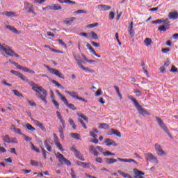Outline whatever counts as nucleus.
<instances>
[{
	"mask_svg": "<svg viewBox=\"0 0 178 178\" xmlns=\"http://www.w3.org/2000/svg\"><path fill=\"white\" fill-rule=\"evenodd\" d=\"M10 143L17 144V139L16 138H10Z\"/></svg>",
	"mask_w": 178,
	"mask_h": 178,
	"instance_id": "nucleus-56",
	"label": "nucleus"
},
{
	"mask_svg": "<svg viewBox=\"0 0 178 178\" xmlns=\"http://www.w3.org/2000/svg\"><path fill=\"white\" fill-rule=\"evenodd\" d=\"M78 122H80L81 124L83 126V128L87 129V126L86 125L83 120L78 118Z\"/></svg>",
	"mask_w": 178,
	"mask_h": 178,
	"instance_id": "nucleus-51",
	"label": "nucleus"
},
{
	"mask_svg": "<svg viewBox=\"0 0 178 178\" xmlns=\"http://www.w3.org/2000/svg\"><path fill=\"white\" fill-rule=\"evenodd\" d=\"M109 19L110 20H113V19H115V13L111 12L109 13Z\"/></svg>",
	"mask_w": 178,
	"mask_h": 178,
	"instance_id": "nucleus-57",
	"label": "nucleus"
},
{
	"mask_svg": "<svg viewBox=\"0 0 178 178\" xmlns=\"http://www.w3.org/2000/svg\"><path fill=\"white\" fill-rule=\"evenodd\" d=\"M145 158L147 161H149L150 162H154V163H158V159L154 156L152 153H146L145 154Z\"/></svg>",
	"mask_w": 178,
	"mask_h": 178,
	"instance_id": "nucleus-9",
	"label": "nucleus"
},
{
	"mask_svg": "<svg viewBox=\"0 0 178 178\" xmlns=\"http://www.w3.org/2000/svg\"><path fill=\"white\" fill-rule=\"evenodd\" d=\"M128 99H130L131 101H132V102H134V106H136V109L138 108L140 109V105L138 104V102L136 100V99L133 98V97L130 96V95L128 96Z\"/></svg>",
	"mask_w": 178,
	"mask_h": 178,
	"instance_id": "nucleus-21",
	"label": "nucleus"
},
{
	"mask_svg": "<svg viewBox=\"0 0 178 178\" xmlns=\"http://www.w3.org/2000/svg\"><path fill=\"white\" fill-rule=\"evenodd\" d=\"M73 56L78 66H81V65H83V59H81V56H80V54H73Z\"/></svg>",
	"mask_w": 178,
	"mask_h": 178,
	"instance_id": "nucleus-12",
	"label": "nucleus"
},
{
	"mask_svg": "<svg viewBox=\"0 0 178 178\" xmlns=\"http://www.w3.org/2000/svg\"><path fill=\"white\" fill-rule=\"evenodd\" d=\"M42 153L44 159H47V150H45V149H44L43 147H42Z\"/></svg>",
	"mask_w": 178,
	"mask_h": 178,
	"instance_id": "nucleus-50",
	"label": "nucleus"
},
{
	"mask_svg": "<svg viewBox=\"0 0 178 178\" xmlns=\"http://www.w3.org/2000/svg\"><path fill=\"white\" fill-rule=\"evenodd\" d=\"M56 156L57 159H58V162H59V163L58 164V168L60 166H63V163H65V165H67V166H70V165H72V163L70 162V161L65 158V156H63L62 154L57 152L56 154Z\"/></svg>",
	"mask_w": 178,
	"mask_h": 178,
	"instance_id": "nucleus-1",
	"label": "nucleus"
},
{
	"mask_svg": "<svg viewBox=\"0 0 178 178\" xmlns=\"http://www.w3.org/2000/svg\"><path fill=\"white\" fill-rule=\"evenodd\" d=\"M62 9V6L59 4H51L50 5V10H60Z\"/></svg>",
	"mask_w": 178,
	"mask_h": 178,
	"instance_id": "nucleus-19",
	"label": "nucleus"
},
{
	"mask_svg": "<svg viewBox=\"0 0 178 178\" xmlns=\"http://www.w3.org/2000/svg\"><path fill=\"white\" fill-rule=\"evenodd\" d=\"M52 102H53L54 105L56 106V108L57 109H59V103L55 99H53Z\"/></svg>",
	"mask_w": 178,
	"mask_h": 178,
	"instance_id": "nucleus-52",
	"label": "nucleus"
},
{
	"mask_svg": "<svg viewBox=\"0 0 178 178\" xmlns=\"http://www.w3.org/2000/svg\"><path fill=\"white\" fill-rule=\"evenodd\" d=\"M36 95H37V97H40V99H42V101H44V102H45V104H47V103H48V101H47V99H45L47 95L45 96V95H44V96H42V95H41L40 94V92H39V93H36Z\"/></svg>",
	"mask_w": 178,
	"mask_h": 178,
	"instance_id": "nucleus-33",
	"label": "nucleus"
},
{
	"mask_svg": "<svg viewBox=\"0 0 178 178\" xmlns=\"http://www.w3.org/2000/svg\"><path fill=\"white\" fill-rule=\"evenodd\" d=\"M25 127L28 130H30V131H34L35 130V128H34L33 125H31V124H30L29 123L25 125Z\"/></svg>",
	"mask_w": 178,
	"mask_h": 178,
	"instance_id": "nucleus-37",
	"label": "nucleus"
},
{
	"mask_svg": "<svg viewBox=\"0 0 178 178\" xmlns=\"http://www.w3.org/2000/svg\"><path fill=\"white\" fill-rule=\"evenodd\" d=\"M102 94V90L101 89H98L97 91L95 93L96 97H99Z\"/></svg>",
	"mask_w": 178,
	"mask_h": 178,
	"instance_id": "nucleus-61",
	"label": "nucleus"
},
{
	"mask_svg": "<svg viewBox=\"0 0 178 178\" xmlns=\"http://www.w3.org/2000/svg\"><path fill=\"white\" fill-rule=\"evenodd\" d=\"M128 30H133V22H129Z\"/></svg>",
	"mask_w": 178,
	"mask_h": 178,
	"instance_id": "nucleus-64",
	"label": "nucleus"
},
{
	"mask_svg": "<svg viewBox=\"0 0 178 178\" xmlns=\"http://www.w3.org/2000/svg\"><path fill=\"white\" fill-rule=\"evenodd\" d=\"M51 83H53V84H55L56 86V87H58V88H61L62 90H65V87H63L62 85H60L56 81L51 80Z\"/></svg>",
	"mask_w": 178,
	"mask_h": 178,
	"instance_id": "nucleus-34",
	"label": "nucleus"
},
{
	"mask_svg": "<svg viewBox=\"0 0 178 178\" xmlns=\"http://www.w3.org/2000/svg\"><path fill=\"white\" fill-rule=\"evenodd\" d=\"M154 149L156 151V154L159 155V156H166V153L162 149V146L161 145L156 143L154 145Z\"/></svg>",
	"mask_w": 178,
	"mask_h": 178,
	"instance_id": "nucleus-5",
	"label": "nucleus"
},
{
	"mask_svg": "<svg viewBox=\"0 0 178 178\" xmlns=\"http://www.w3.org/2000/svg\"><path fill=\"white\" fill-rule=\"evenodd\" d=\"M68 122L72 126V129H74V130H76V124H74V121L70 118Z\"/></svg>",
	"mask_w": 178,
	"mask_h": 178,
	"instance_id": "nucleus-43",
	"label": "nucleus"
},
{
	"mask_svg": "<svg viewBox=\"0 0 178 178\" xmlns=\"http://www.w3.org/2000/svg\"><path fill=\"white\" fill-rule=\"evenodd\" d=\"M99 129H104L105 130H108V129H109V125L108 124L102 123L99 124Z\"/></svg>",
	"mask_w": 178,
	"mask_h": 178,
	"instance_id": "nucleus-36",
	"label": "nucleus"
},
{
	"mask_svg": "<svg viewBox=\"0 0 178 178\" xmlns=\"http://www.w3.org/2000/svg\"><path fill=\"white\" fill-rule=\"evenodd\" d=\"M60 98L61 101H63V102H64V104L65 105H67L69 102H67V99H66L65 97H64L63 95H61V96H60Z\"/></svg>",
	"mask_w": 178,
	"mask_h": 178,
	"instance_id": "nucleus-44",
	"label": "nucleus"
},
{
	"mask_svg": "<svg viewBox=\"0 0 178 178\" xmlns=\"http://www.w3.org/2000/svg\"><path fill=\"white\" fill-rule=\"evenodd\" d=\"M1 15L7 16V17H14V16H16V14L12 11H4L1 13Z\"/></svg>",
	"mask_w": 178,
	"mask_h": 178,
	"instance_id": "nucleus-20",
	"label": "nucleus"
},
{
	"mask_svg": "<svg viewBox=\"0 0 178 178\" xmlns=\"http://www.w3.org/2000/svg\"><path fill=\"white\" fill-rule=\"evenodd\" d=\"M76 165L79 166H81L83 168V169H88V168H90V165H91L90 163H83L81 161H77Z\"/></svg>",
	"mask_w": 178,
	"mask_h": 178,
	"instance_id": "nucleus-17",
	"label": "nucleus"
},
{
	"mask_svg": "<svg viewBox=\"0 0 178 178\" xmlns=\"http://www.w3.org/2000/svg\"><path fill=\"white\" fill-rule=\"evenodd\" d=\"M22 136L24 137L25 141H31V140H33L31 137L26 136L25 134H22Z\"/></svg>",
	"mask_w": 178,
	"mask_h": 178,
	"instance_id": "nucleus-49",
	"label": "nucleus"
},
{
	"mask_svg": "<svg viewBox=\"0 0 178 178\" xmlns=\"http://www.w3.org/2000/svg\"><path fill=\"white\" fill-rule=\"evenodd\" d=\"M104 143L106 144V145H107V147H109L111 145H113V147H118V143L111 138L106 139Z\"/></svg>",
	"mask_w": 178,
	"mask_h": 178,
	"instance_id": "nucleus-13",
	"label": "nucleus"
},
{
	"mask_svg": "<svg viewBox=\"0 0 178 178\" xmlns=\"http://www.w3.org/2000/svg\"><path fill=\"white\" fill-rule=\"evenodd\" d=\"M10 73H13V74H15V76H17V77H19L21 80H23V81H26V83H29V79H26V76H24L23 74L15 70H11Z\"/></svg>",
	"mask_w": 178,
	"mask_h": 178,
	"instance_id": "nucleus-11",
	"label": "nucleus"
},
{
	"mask_svg": "<svg viewBox=\"0 0 178 178\" xmlns=\"http://www.w3.org/2000/svg\"><path fill=\"white\" fill-rule=\"evenodd\" d=\"M169 23L168 24H165V26L163 25V26H160L158 29V30H159V31H166V30H168V29H169Z\"/></svg>",
	"mask_w": 178,
	"mask_h": 178,
	"instance_id": "nucleus-28",
	"label": "nucleus"
},
{
	"mask_svg": "<svg viewBox=\"0 0 178 178\" xmlns=\"http://www.w3.org/2000/svg\"><path fill=\"white\" fill-rule=\"evenodd\" d=\"M2 51L9 56H15V58H19V54L15 53V51L10 49V47H9V46L4 47L3 45H2V44L0 43V51Z\"/></svg>",
	"mask_w": 178,
	"mask_h": 178,
	"instance_id": "nucleus-2",
	"label": "nucleus"
},
{
	"mask_svg": "<svg viewBox=\"0 0 178 178\" xmlns=\"http://www.w3.org/2000/svg\"><path fill=\"white\" fill-rule=\"evenodd\" d=\"M125 162L131 163L134 162V163H137V161H136L134 159H126Z\"/></svg>",
	"mask_w": 178,
	"mask_h": 178,
	"instance_id": "nucleus-58",
	"label": "nucleus"
},
{
	"mask_svg": "<svg viewBox=\"0 0 178 178\" xmlns=\"http://www.w3.org/2000/svg\"><path fill=\"white\" fill-rule=\"evenodd\" d=\"M2 140L3 141H4V143H8V144H10V138H9V136L6 135L3 136Z\"/></svg>",
	"mask_w": 178,
	"mask_h": 178,
	"instance_id": "nucleus-32",
	"label": "nucleus"
},
{
	"mask_svg": "<svg viewBox=\"0 0 178 178\" xmlns=\"http://www.w3.org/2000/svg\"><path fill=\"white\" fill-rule=\"evenodd\" d=\"M44 67L47 69L48 72L51 73V74H54L57 77H59L60 79H65V76H63V74L59 72V70L54 68L49 67L48 65H44Z\"/></svg>",
	"mask_w": 178,
	"mask_h": 178,
	"instance_id": "nucleus-4",
	"label": "nucleus"
},
{
	"mask_svg": "<svg viewBox=\"0 0 178 178\" xmlns=\"http://www.w3.org/2000/svg\"><path fill=\"white\" fill-rule=\"evenodd\" d=\"M13 92L14 93L15 95H16V97H19V98L23 97V94H22L21 92H19L17 90H13Z\"/></svg>",
	"mask_w": 178,
	"mask_h": 178,
	"instance_id": "nucleus-41",
	"label": "nucleus"
},
{
	"mask_svg": "<svg viewBox=\"0 0 178 178\" xmlns=\"http://www.w3.org/2000/svg\"><path fill=\"white\" fill-rule=\"evenodd\" d=\"M92 45H93V47H95L96 48H98V47H99L101 44L99 43H97L95 42H91Z\"/></svg>",
	"mask_w": 178,
	"mask_h": 178,
	"instance_id": "nucleus-63",
	"label": "nucleus"
},
{
	"mask_svg": "<svg viewBox=\"0 0 178 178\" xmlns=\"http://www.w3.org/2000/svg\"><path fill=\"white\" fill-rule=\"evenodd\" d=\"M128 33L130 35V37H131V38H133V37H134V29H128Z\"/></svg>",
	"mask_w": 178,
	"mask_h": 178,
	"instance_id": "nucleus-48",
	"label": "nucleus"
},
{
	"mask_svg": "<svg viewBox=\"0 0 178 178\" xmlns=\"http://www.w3.org/2000/svg\"><path fill=\"white\" fill-rule=\"evenodd\" d=\"M98 24H99L97 22H96L95 24H90L88 25V27L89 29H93V27H97V26H98Z\"/></svg>",
	"mask_w": 178,
	"mask_h": 178,
	"instance_id": "nucleus-54",
	"label": "nucleus"
},
{
	"mask_svg": "<svg viewBox=\"0 0 178 178\" xmlns=\"http://www.w3.org/2000/svg\"><path fill=\"white\" fill-rule=\"evenodd\" d=\"M54 144L55 145H56L57 148L60 149V151H65V149H63V147H62V144L59 143V140H58V139H55Z\"/></svg>",
	"mask_w": 178,
	"mask_h": 178,
	"instance_id": "nucleus-25",
	"label": "nucleus"
},
{
	"mask_svg": "<svg viewBox=\"0 0 178 178\" xmlns=\"http://www.w3.org/2000/svg\"><path fill=\"white\" fill-rule=\"evenodd\" d=\"M58 42L60 45H61V47H63V48H65V49H67V45H66V43H65L63 42V40H60V39H58Z\"/></svg>",
	"mask_w": 178,
	"mask_h": 178,
	"instance_id": "nucleus-38",
	"label": "nucleus"
},
{
	"mask_svg": "<svg viewBox=\"0 0 178 178\" xmlns=\"http://www.w3.org/2000/svg\"><path fill=\"white\" fill-rule=\"evenodd\" d=\"M59 132H60V138H61V140H63V138H65V136L63 135V130L59 129Z\"/></svg>",
	"mask_w": 178,
	"mask_h": 178,
	"instance_id": "nucleus-60",
	"label": "nucleus"
},
{
	"mask_svg": "<svg viewBox=\"0 0 178 178\" xmlns=\"http://www.w3.org/2000/svg\"><path fill=\"white\" fill-rule=\"evenodd\" d=\"M90 137H93V138H97L98 137V135L95 134V132L90 131Z\"/></svg>",
	"mask_w": 178,
	"mask_h": 178,
	"instance_id": "nucleus-59",
	"label": "nucleus"
},
{
	"mask_svg": "<svg viewBox=\"0 0 178 178\" xmlns=\"http://www.w3.org/2000/svg\"><path fill=\"white\" fill-rule=\"evenodd\" d=\"M71 151L74 152L76 158H77L80 161H86V159H84V156L80 153V151L76 149L74 147H71Z\"/></svg>",
	"mask_w": 178,
	"mask_h": 178,
	"instance_id": "nucleus-7",
	"label": "nucleus"
},
{
	"mask_svg": "<svg viewBox=\"0 0 178 178\" xmlns=\"http://www.w3.org/2000/svg\"><path fill=\"white\" fill-rule=\"evenodd\" d=\"M22 70L24 72H26V73H32L33 74H34V73H35V72L33 71L32 70L29 69V67H24Z\"/></svg>",
	"mask_w": 178,
	"mask_h": 178,
	"instance_id": "nucleus-40",
	"label": "nucleus"
},
{
	"mask_svg": "<svg viewBox=\"0 0 178 178\" xmlns=\"http://www.w3.org/2000/svg\"><path fill=\"white\" fill-rule=\"evenodd\" d=\"M14 131L17 133V134H19V136H23V134L22 133V130L19 128L14 127Z\"/></svg>",
	"mask_w": 178,
	"mask_h": 178,
	"instance_id": "nucleus-46",
	"label": "nucleus"
},
{
	"mask_svg": "<svg viewBox=\"0 0 178 178\" xmlns=\"http://www.w3.org/2000/svg\"><path fill=\"white\" fill-rule=\"evenodd\" d=\"M31 149H33L35 152H40V149H37L35 147V146L34 145V144H33V143H31Z\"/></svg>",
	"mask_w": 178,
	"mask_h": 178,
	"instance_id": "nucleus-47",
	"label": "nucleus"
},
{
	"mask_svg": "<svg viewBox=\"0 0 178 178\" xmlns=\"http://www.w3.org/2000/svg\"><path fill=\"white\" fill-rule=\"evenodd\" d=\"M152 24H159L161 23H165V24H168L169 23L168 19H157L156 21H153Z\"/></svg>",
	"mask_w": 178,
	"mask_h": 178,
	"instance_id": "nucleus-18",
	"label": "nucleus"
},
{
	"mask_svg": "<svg viewBox=\"0 0 178 178\" xmlns=\"http://www.w3.org/2000/svg\"><path fill=\"white\" fill-rule=\"evenodd\" d=\"M135 172V175L138 176H144L145 173L143 171L138 170L137 169L134 170Z\"/></svg>",
	"mask_w": 178,
	"mask_h": 178,
	"instance_id": "nucleus-42",
	"label": "nucleus"
},
{
	"mask_svg": "<svg viewBox=\"0 0 178 178\" xmlns=\"http://www.w3.org/2000/svg\"><path fill=\"white\" fill-rule=\"evenodd\" d=\"M33 8L34 6L33 5H31L29 2L24 3V9L28 13H32L33 15H35V13H34V10H33Z\"/></svg>",
	"mask_w": 178,
	"mask_h": 178,
	"instance_id": "nucleus-10",
	"label": "nucleus"
},
{
	"mask_svg": "<svg viewBox=\"0 0 178 178\" xmlns=\"http://www.w3.org/2000/svg\"><path fill=\"white\" fill-rule=\"evenodd\" d=\"M65 92H66V94H68V95H70V97H72L74 99H78L79 101H83V102H87L86 99H84L83 97H79L77 95V92H74V91H73V92L66 91Z\"/></svg>",
	"mask_w": 178,
	"mask_h": 178,
	"instance_id": "nucleus-6",
	"label": "nucleus"
},
{
	"mask_svg": "<svg viewBox=\"0 0 178 178\" xmlns=\"http://www.w3.org/2000/svg\"><path fill=\"white\" fill-rule=\"evenodd\" d=\"M44 144L47 151H49V152H52V147L49 145V142L48 140H44Z\"/></svg>",
	"mask_w": 178,
	"mask_h": 178,
	"instance_id": "nucleus-24",
	"label": "nucleus"
},
{
	"mask_svg": "<svg viewBox=\"0 0 178 178\" xmlns=\"http://www.w3.org/2000/svg\"><path fill=\"white\" fill-rule=\"evenodd\" d=\"M97 8L98 9H100L101 10H104V11L111 10V9H112V7H111V6L104 5V4L98 5Z\"/></svg>",
	"mask_w": 178,
	"mask_h": 178,
	"instance_id": "nucleus-14",
	"label": "nucleus"
},
{
	"mask_svg": "<svg viewBox=\"0 0 178 178\" xmlns=\"http://www.w3.org/2000/svg\"><path fill=\"white\" fill-rule=\"evenodd\" d=\"M170 72H172V73H175L177 72V68L175 67V65H172L171 67Z\"/></svg>",
	"mask_w": 178,
	"mask_h": 178,
	"instance_id": "nucleus-62",
	"label": "nucleus"
},
{
	"mask_svg": "<svg viewBox=\"0 0 178 178\" xmlns=\"http://www.w3.org/2000/svg\"><path fill=\"white\" fill-rule=\"evenodd\" d=\"M60 3H72V5H76V1H73L71 0H57Z\"/></svg>",
	"mask_w": 178,
	"mask_h": 178,
	"instance_id": "nucleus-29",
	"label": "nucleus"
},
{
	"mask_svg": "<svg viewBox=\"0 0 178 178\" xmlns=\"http://www.w3.org/2000/svg\"><path fill=\"white\" fill-rule=\"evenodd\" d=\"M70 136L72 137V138H75L76 140H80V134H79L71 133Z\"/></svg>",
	"mask_w": 178,
	"mask_h": 178,
	"instance_id": "nucleus-35",
	"label": "nucleus"
},
{
	"mask_svg": "<svg viewBox=\"0 0 178 178\" xmlns=\"http://www.w3.org/2000/svg\"><path fill=\"white\" fill-rule=\"evenodd\" d=\"M115 162H118V160L115 159H106V163L107 165H112V163H115Z\"/></svg>",
	"mask_w": 178,
	"mask_h": 178,
	"instance_id": "nucleus-30",
	"label": "nucleus"
},
{
	"mask_svg": "<svg viewBox=\"0 0 178 178\" xmlns=\"http://www.w3.org/2000/svg\"><path fill=\"white\" fill-rule=\"evenodd\" d=\"M156 120L159 126H160V127L162 129V130H163V131H165V133H166L168 136H169V137H170L171 138H173L172 137V135H170V132H169V129H168V127H166V124L163 123V121H162V119L158 117H156Z\"/></svg>",
	"mask_w": 178,
	"mask_h": 178,
	"instance_id": "nucleus-3",
	"label": "nucleus"
},
{
	"mask_svg": "<svg viewBox=\"0 0 178 178\" xmlns=\"http://www.w3.org/2000/svg\"><path fill=\"white\" fill-rule=\"evenodd\" d=\"M59 120L61 124L63 125V129H65V127H66L65 120H63V118H61L59 119Z\"/></svg>",
	"mask_w": 178,
	"mask_h": 178,
	"instance_id": "nucleus-53",
	"label": "nucleus"
},
{
	"mask_svg": "<svg viewBox=\"0 0 178 178\" xmlns=\"http://www.w3.org/2000/svg\"><path fill=\"white\" fill-rule=\"evenodd\" d=\"M137 110L138 111L139 113H145V115H147L148 116H149V115H151L148 111H145L142 106L141 105L140 106V108H137Z\"/></svg>",
	"mask_w": 178,
	"mask_h": 178,
	"instance_id": "nucleus-23",
	"label": "nucleus"
},
{
	"mask_svg": "<svg viewBox=\"0 0 178 178\" xmlns=\"http://www.w3.org/2000/svg\"><path fill=\"white\" fill-rule=\"evenodd\" d=\"M144 44L146 45V47H149L150 45H152V40L147 38L144 40Z\"/></svg>",
	"mask_w": 178,
	"mask_h": 178,
	"instance_id": "nucleus-27",
	"label": "nucleus"
},
{
	"mask_svg": "<svg viewBox=\"0 0 178 178\" xmlns=\"http://www.w3.org/2000/svg\"><path fill=\"white\" fill-rule=\"evenodd\" d=\"M169 19H172V20H176L178 17L177 11L170 12L168 14Z\"/></svg>",
	"mask_w": 178,
	"mask_h": 178,
	"instance_id": "nucleus-16",
	"label": "nucleus"
},
{
	"mask_svg": "<svg viewBox=\"0 0 178 178\" xmlns=\"http://www.w3.org/2000/svg\"><path fill=\"white\" fill-rule=\"evenodd\" d=\"M32 90L33 91H35V92H37V94L40 92H42L43 95H48V92H47V90L45 89H43L42 86H38V85L34 86L32 88Z\"/></svg>",
	"mask_w": 178,
	"mask_h": 178,
	"instance_id": "nucleus-8",
	"label": "nucleus"
},
{
	"mask_svg": "<svg viewBox=\"0 0 178 178\" xmlns=\"http://www.w3.org/2000/svg\"><path fill=\"white\" fill-rule=\"evenodd\" d=\"M89 151L93 154L94 156H98V155H99V152H98L97 148L92 145L89 147Z\"/></svg>",
	"mask_w": 178,
	"mask_h": 178,
	"instance_id": "nucleus-15",
	"label": "nucleus"
},
{
	"mask_svg": "<svg viewBox=\"0 0 178 178\" xmlns=\"http://www.w3.org/2000/svg\"><path fill=\"white\" fill-rule=\"evenodd\" d=\"M31 165L32 166H38V163L37 161L31 160Z\"/></svg>",
	"mask_w": 178,
	"mask_h": 178,
	"instance_id": "nucleus-55",
	"label": "nucleus"
},
{
	"mask_svg": "<svg viewBox=\"0 0 178 178\" xmlns=\"http://www.w3.org/2000/svg\"><path fill=\"white\" fill-rule=\"evenodd\" d=\"M66 105L70 108V109H72V111H76L77 109V108L74 106V104L67 103Z\"/></svg>",
	"mask_w": 178,
	"mask_h": 178,
	"instance_id": "nucleus-45",
	"label": "nucleus"
},
{
	"mask_svg": "<svg viewBox=\"0 0 178 178\" xmlns=\"http://www.w3.org/2000/svg\"><path fill=\"white\" fill-rule=\"evenodd\" d=\"M89 35H90L93 40H98V35H97L94 31L90 32Z\"/></svg>",
	"mask_w": 178,
	"mask_h": 178,
	"instance_id": "nucleus-39",
	"label": "nucleus"
},
{
	"mask_svg": "<svg viewBox=\"0 0 178 178\" xmlns=\"http://www.w3.org/2000/svg\"><path fill=\"white\" fill-rule=\"evenodd\" d=\"M79 67L81 69H82V70H84L85 72H89V73H93L94 72V71L92 70L83 66V64H81V66H79Z\"/></svg>",
	"mask_w": 178,
	"mask_h": 178,
	"instance_id": "nucleus-31",
	"label": "nucleus"
},
{
	"mask_svg": "<svg viewBox=\"0 0 178 178\" xmlns=\"http://www.w3.org/2000/svg\"><path fill=\"white\" fill-rule=\"evenodd\" d=\"M110 134H114L115 136H117V137H122V134H120V132H119V131L116 129H111L110 130Z\"/></svg>",
	"mask_w": 178,
	"mask_h": 178,
	"instance_id": "nucleus-22",
	"label": "nucleus"
},
{
	"mask_svg": "<svg viewBox=\"0 0 178 178\" xmlns=\"http://www.w3.org/2000/svg\"><path fill=\"white\" fill-rule=\"evenodd\" d=\"M6 29H8V30H10V31H12L13 33H15V34L19 33V31H17L16 28L12 26H6Z\"/></svg>",
	"mask_w": 178,
	"mask_h": 178,
	"instance_id": "nucleus-26",
	"label": "nucleus"
}]
</instances>
